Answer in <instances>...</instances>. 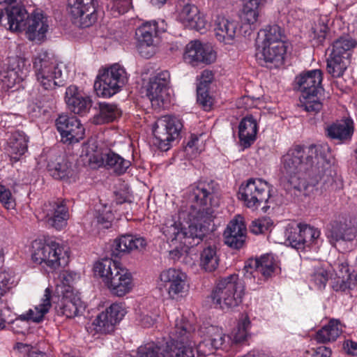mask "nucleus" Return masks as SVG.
Wrapping results in <instances>:
<instances>
[{"mask_svg": "<svg viewBox=\"0 0 357 357\" xmlns=\"http://www.w3.org/2000/svg\"><path fill=\"white\" fill-rule=\"evenodd\" d=\"M56 126L64 143H76L84 137V128L74 116L59 115L56 120Z\"/></svg>", "mask_w": 357, "mask_h": 357, "instance_id": "obj_17", "label": "nucleus"}, {"mask_svg": "<svg viewBox=\"0 0 357 357\" xmlns=\"http://www.w3.org/2000/svg\"><path fill=\"white\" fill-rule=\"evenodd\" d=\"M146 245V241L143 237L129 234L123 235L114 241L111 248L112 255L120 257L134 250H143Z\"/></svg>", "mask_w": 357, "mask_h": 357, "instance_id": "obj_23", "label": "nucleus"}, {"mask_svg": "<svg viewBox=\"0 0 357 357\" xmlns=\"http://www.w3.org/2000/svg\"><path fill=\"white\" fill-rule=\"evenodd\" d=\"M51 297L52 291L50 288H46L40 303L36 305L33 309H29L26 313L20 314L15 321L20 320L34 323L41 322L52 307Z\"/></svg>", "mask_w": 357, "mask_h": 357, "instance_id": "obj_26", "label": "nucleus"}, {"mask_svg": "<svg viewBox=\"0 0 357 357\" xmlns=\"http://www.w3.org/2000/svg\"><path fill=\"white\" fill-rule=\"evenodd\" d=\"M125 309L121 304L113 303L100 313L92 322L93 330L96 333L109 334L114 331L115 326L124 317Z\"/></svg>", "mask_w": 357, "mask_h": 357, "instance_id": "obj_15", "label": "nucleus"}, {"mask_svg": "<svg viewBox=\"0 0 357 357\" xmlns=\"http://www.w3.org/2000/svg\"><path fill=\"white\" fill-rule=\"evenodd\" d=\"M28 138L22 131L16 130L11 133L7 141V151L12 158L18 160L27 150Z\"/></svg>", "mask_w": 357, "mask_h": 357, "instance_id": "obj_35", "label": "nucleus"}, {"mask_svg": "<svg viewBox=\"0 0 357 357\" xmlns=\"http://www.w3.org/2000/svg\"><path fill=\"white\" fill-rule=\"evenodd\" d=\"M121 114V112L116 105L100 102L99 113L93 116L92 121L95 124H103L114 121Z\"/></svg>", "mask_w": 357, "mask_h": 357, "instance_id": "obj_39", "label": "nucleus"}, {"mask_svg": "<svg viewBox=\"0 0 357 357\" xmlns=\"http://www.w3.org/2000/svg\"><path fill=\"white\" fill-rule=\"evenodd\" d=\"M105 82H110V79H115V84L123 86L127 81V73L125 69L118 63L112 65L104 70Z\"/></svg>", "mask_w": 357, "mask_h": 357, "instance_id": "obj_45", "label": "nucleus"}, {"mask_svg": "<svg viewBox=\"0 0 357 357\" xmlns=\"http://www.w3.org/2000/svg\"><path fill=\"white\" fill-rule=\"evenodd\" d=\"M251 328V321L248 316H242L236 327L234 329L231 335V339L235 344H243L247 342L250 336V329Z\"/></svg>", "mask_w": 357, "mask_h": 357, "instance_id": "obj_44", "label": "nucleus"}, {"mask_svg": "<svg viewBox=\"0 0 357 357\" xmlns=\"http://www.w3.org/2000/svg\"><path fill=\"white\" fill-rule=\"evenodd\" d=\"M329 278V273L323 268H317L311 276V280L319 289L326 287Z\"/></svg>", "mask_w": 357, "mask_h": 357, "instance_id": "obj_52", "label": "nucleus"}, {"mask_svg": "<svg viewBox=\"0 0 357 357\" xmlns=\"http://www.w3.org/2000/svg\"><path fill=\"white\" fill-rule=\"evenodd\" d=\"M259 8V6L245 2L241 15V21L244 24H254L257 21Z\"/></svg>", "mask_w": 357, "mask_h": 357, "instance_id": "obj_48", "label": "nucleus"}, {"mask_svg": "<svg viewBox=\"0 0 357 357\" xmlns=\"http://www.w3.org/2000/svg\"><path fill=\"white\" fill-rule=\"evenodd\" d=\"M331 351L329 348L321 346L317 347L312 354L311 357H331Z\"/></svg>", "mask_w": 357, "mask_h": 357, "instance_id": "obj_64", "label": "nucleus"}, {"mask_svg": "<svg viewBox=\"0 0 357 357\" xmlns=\"http://www.w3.org/2000/svg\"><path fill=\"white\" fill-rule=\"evenodd\" d=\"M179 16L185 26L190 29L200 31L205 27L206 22L200 16L199 10L195 5L184 6Z\"/></svg>", "mask_w": 357, "mask_h": 357, "instance_id": "obj_33", "label": "nucleus"}, {"mask_svg": "<svg viewBox=\"0 0 357 357\" xmlns=\"http://www.w3.org/2000/svg\"><path fill=\"white\" fill-rule=\"evenodd\" d=\"M171 339L169 357H195V329L188 321L183 319L176 321L175 327L171 333Z\"/></svg>", "mask_w": 357, "mask_h": 357, "instance_id": "obj_7", "label": "nucleus"}, {"mask_svg": "<svg viewBox=\"0 0 357 357\" xmlns=\"http://www.w3.org/2000/svg\"><path fill=\"white\" fill-rule=\"evenodd\" d=\"M284 38L285 36L282 28L277 24H273L260 31L258 36V43L259 45H268L269 43L270 45H277L273 47L277 50H281L282 45H284Z\"/></svg>", "mask_w": 357, "mask_h": 357, "instance_id": "obj_32", "label": "nucleus"}, {"mask_svg": "<svg viewBox=\"0 0 357 357\" xmlns=\"http://www.w3.org/2000/svg\"><path fill=\"white\" fill-rule=\"evenodd\" d=\"M103 160L108 169L119 175L125 173L131 165L130 160L124 159L112 151L103 153Z\"/></svg>", "mask_w": 357, "mask_h": 357, "instance_id": "obj_42", "label": "nucleus"}, {"mask_svg": "<svg viewBox=\"0 0 357 357\" xmlns=\"http://www.w3.org/2000/svg\"><path fill=\"white\" fill-rule=\"evenodd\" d=\"M213 79V73L211 70H204L200 76L199 82L198 85H202L206 87H209V85Z\"/></svg>", "mask_w": 357, "mask_h": 357, "instance_id": "obj_61", "label": "nucleus"}, {"mask_svg": "<svg viewBox=\"0 0 357 357\" xmlns=\"http://www.w3.org/2000/svg\"><path fill=\"white\" fill-rule=\"evenodd\" d=\"M15 280L13 276L8 272L0 273V294L3 295L6 290L10 289Z\"/></svg>", "mask_w": 357, "mask_h": 357, "instance_id": "obj_56", "label": "nucleus"}, {"mask_svg": "<svg viewBox=\"0 0 357 357\" xmlns=\"http://www.w3.org/2000/svg\"><path fill=\"white\" fill-rule=\"evenodd\" d=\"M199 137L195 135H192L190 137V139L188 142L187 146H185V151L191 153L194 155H197V153L202 151L201 149H199L197 144L199 142Z\"/></svg>", "mask_w": 357, "mask_h": 357, "instance_id": "obj_60", "label": "nucleus"}, {"mask_svg": "<svg viewBox=\"0 0 357 357\" xmlns=\"http://www.w3.org/2000/svg\"><path fill=\"white\" fill-rule=\"evenodd\" d=\"M327 236L331 244H335L339 241H351L356 236V229L349 227L347 224L334 222L331 225Z\"/></svg>", "mask_w": 357, "mask_h": 357, "instance_id": "obj_34", "label": "nucleus"}, {"mask_svg": "<svg viewBox=\"0 0 357 357\" xmlns=\"http://www.w3.org/2000/svg\"><path fill=\"white\" fill-rule=\"evenodd\" d=\"M350 279L347 278L337 277L333 284V288L335 291H344L349 288Z\"/></svg>", "mask_w": 357, "mask_h": 357, "instance_id": "obj_57", "label": "nucleus"}, {"mask_svg": "<svg viewBox=\"0 0 357 357\" xmlns=\"http://www.w3.org/2000/svg\"><path fill=\"white\" fill-rule=\"evenodd\" d=\"M257 133V120L252 115L243 118L238 126V137L241 146L245 149L250 147L255 141Z\"/></svg>", "mask_w": 357, "mask_h": 357, "instance_id": "obj_30", "label": "nucleus"}, {"mask_svg": "<svg viewBox=\"0 0 357 357\" xmlns=\"http://www.w3.org/2000/svg\"><path fill=\"white\" fill-rule=\"evenodd\" d=\"M17 348L19 349H24V351L28 352L26 356L24 357H46L45 353L38 351L37 349L31 347L28 344L18 343Z\"/></svg>", "mask_w": 357, "mask_h": 357, "instance_id": "obj_59", "label": "nucleus"}, {"mask_svg": "<svg viewBox=\"0 0 357 357\" xmlns=\"http://www.w3.org/2000/svg\"><path fill=\"white\" fill-rule=\"evenodd\" d=\"M170 75L163 70L151 77L147 86V96L153 105L161 107L167 99L168 84Z\"/></svg>", "mask_w": 357, "mask_h": 357, "instance_id": "obj_18", "label": "nucleus"}, {"mask_svg": "<svg viewBox=\"0 0 357 357\" xmlns=\"http://www.w3.org/2000/svg\"><path fill=\"white\" fill-rule=\"evenodd\" d=\"M217 184L213 181L199 182L190 186V206H182L178 212L180 220L187 226L173 220L167 221L161 231L168 240H184L190 246L198 245L208 232V227L216 217L219 206Z\"/></svg>", "mask_w": 357, "mask_h": 357, "instance_id": "obj_1", "label": "nucleus"}, {"mask_svg": "<svg viewBox=\"0 0 357 357\" xmlns=\"http://www.w3.org/2000/svg\"><path fill=\"white\" fill-rule=\"evenodd\" d=\"M22 80V75L15 69H8L1 75L0 82L2 91L10 89Z\"/></svg>", "mask_w": 357, "mask_h": 357, "instance_id": "obj_47", "label": "nucleus"}, {"mask_svg": "<svg viewBox=\"0 0 357 357\" xmlns=\"http://www.w3.org/2000/svg\"><path fill=\"white\" fill-rule=\"evenodd\" d=\"M169 344L148 342L137 349L138 357H165L168 355Z\"/></svg>", "mask_w": 357, "mask_h": 357, "instance_id": "obj_43", "label": "nucleus"}, {"mask_svg": "<svg viewBox=\"0 0 357 357\" xmlns=\"http://www.w3.org/2000/svg\"><path fill=\"white\" fill-rule=\"evenodd\" d=\"M208 88L202 85H197V102L205 110H209L213 105L212 98L208 94Z\"/></svg>", "mask_w": 357, "mask_h": 357, "instance_id": "obj_50", "label": "nucleus"}, {"mask_svg": "<svg viewBox=\"0 0 357 357\" xmlns=\"http://www.w3.org/2000/svg\"><path fill=\"white\" fill-rule=\"evenodd\" d=\"M243 294V284L234 274L219 280L208 298L215 308L225 310L238 306Z\"/></svg>", "mask_w": 357, "mask_h": 357, "instance_id": "obj_5", "label": "nucleus"}, {"mask_svg": "<svg viewBox=\"0 0 357 357\" xmlns=\"http://www.w3.org/2000/svg\"><path fill=\"white\" fill-rule=\"evenodd\" d=\"M322 73L313 70L301 73L295 78V89L301 92V107L311 114L318 113L323 107L317 95L322 90Z\"/></svg>", "mask_w": 357, "mask_h": 357, "instance_id": "obj_4", "label": "nucleus"}, {"mask_svg": "<svg viewBox=\"0 0 357 357\" xmlns=\"http://www.w3.org/2000/svg\"><path fill=\"white\" fill-rule=\"evenodd\" d=\"M112 214L109 212L105 214H100L97 216V222L102 225L105 228H109L111 226Z\"/></svg>", "mask_w": 357, "mask_h": 357, "instance_id": "obj_63", "label": "nucleus"}, {"mask_svg": "<svg viewBox=\"0 0 357 357\" xmlns=\"http://www.w3.org/2000/svg\"><path fill=\"white\" fill-rule=\"evenodd\" d=\"M68 11L74 23L89 27L97 20L95 0H68Z\"/></svg>", "mask_w": 357, "mask_h": 357, "instance_id": "obj_12", "label": "nucleus"}, {"mask_svg": "<svg viewBox=\"0 0 357 357\" xmlns=\"http://www.w3.org/2000/svg\"><path fill=\"white\" fill-rule=\"evenodd\" d=\"M345 352L351 356H357V342L353 340H347L343 344Z\"/></svg>", "mask_w": 357, "mask_h": 357, "instance_id": "obj_62", "label": "nucleus"}, {"mask_svg": "<svg viewBox=\"0 0 357 357\" xmlns=\"http://www.w3.org/2000/svg\"><path fill=\"white\" fill-rule=\"evenodd\" d=\"M32 248V259L35 263L44 264L54 270L61 266V260L64 261L63 248L55 241L45 243L40 241H35Z\"/></svg>", "mask_w": 357, "mask_h": 357, "instance_id": "obj_11", "label": "nucleus"}, {"mask_svg": "<svg viewBox=\"0 0 357 357\" xmlns=\"http://www.w3.org/2000/svg\"><path fill=\"white\" fill-rule=\"evenodd\" d=\"M29 13L24 6L20 4L8 6L5 13L1 12L0 22H7L8 29L12 31H22L26 29Z\"/></svg>", "mask_w": 357, "mask_h": 357, "instance_id": "obj_20", "label": "nucleus"}, {"mask_svg": "<svg viewBox=\"0 0 357 357\" xmlns=\"http://www.w3.org/2000/svg\"><path fill=\"white\" fill-rule=\"evenodd\" d=\"M162 285L172 299L178 300L188 291L187 275L180 269L169 268L160 273Z\"/></svg>", "mask_w": 357, "mask_h": 357, "instance_id": "obj_13", "label": "nucleus"}, {"mask_svg": "<svg viewBox=\"0 0 357 357\" xmlns=\"http://www.w3.org/2000/svg\"><path fill=\"white\" fill-rule=\"evenodd\" d=\"M276 45H258L256 57L261 65L273 63L275 66L282 63L286 47L282 45V50H277L273 47Z\"/></svg>", "mask_w": 357, "mask_h": 357, "instance_id": "obj_29", "label": "nucleus"}, {"mask_svg": "<svg viewBox=\"0 0 357 357\" xmlns=\"http://www.w3.org/2000/svg\"><path fill=\"white\" fill-rule=\"evenodd\" d=\"M270 192L271 187L266 181L253 178L242 183L238 190L239 199L246 207L252 210L267 203L271 196Z\"/></svg>", "mask_w": 357, "mask_h": 357, "instance_id": "obj_9", "label": "nucleus"}, {"mask_svg": "<svg viewBox=\"0 0 357 357\" xmlns=\"http://www.w3.org/2000/svg\"><path fill=\"white\" fill-rule=\"evenodd\" d=\"M160 31L156 21L143 23L135 31L137 50L139 54L149 58L155 53V39Z\"/></svg>", "mask_w": 357, "mask_h": 357, "instance_id": "obj_14", "label": "nucleus"}, {"mask_svg": "<svg viewBox=\"0 0 357 357\" xmlns=\"http://www.w3.org/2000/svg\"><path fill=\"white\" fill-rule=\"evenodd\" d=\"M26 29L28 38L31 40H41L48 30L47 19L42 13L35 11L29 15Z\"/></svg>", "mask_w": 357, "mask_h": 357, "instance_id": "obj_28", "label": "nucleus"}, {"mask_svg": "<svg viewBox=\"0 0 357 357\" xmlns=\"http://www.w3.org/2000/svg\"><path fill=\"white\" fill-rule=\"evenodd\" d=\"M183 58L187 63L197 66L199 63H213L216 55L211 47L202 44L199 40H192L186 45Z\"/></svg>", "mask_w": 357, "mask_h": 357, "instance_id": "obj_19", "label": "nucleus"}, {"mask_svg": "<svg viewBox=\"0 0 357 357\" xmlns=\"http://www.w3.org/2000/svg\"><path fill=\"white\" fill-rule=\"evenodd\" d=\"M94 271L102 280L110 292L117 296H123L130 292L133 287L132 276L118 261L105 259L97 262Z\"/></svg>", "mask_w": 357, "mask_h": 357, "instance_id": "obj_3", "label": "nucleus"}, {"mask_svg": "<svg viewBox=\"0 0 357 357\" xmlns=\"http://www.w3.org/2000/svg\"><path fill=\"white\" fill-rule=\"evenodd\" d=\"M342 333V326L337 319H331L315 334L314 340L319 343L334 342Z\"/></svg>", "mask_w": 357, "mask_h": 357, "instance_id": "obj_36", "label": "nucleus"}, {"mask_svg": "<svg viewBox=\"0 0 357 357\" xmlns=\"http://www.w3.org/2000/svg\"><path fill=\"white\" fill-rule=\"evenodd\" d=\"M326 144H296L282 158V171L290 185L299 192H305L314 186L328 166Z\"/></svg>", "mask_w": 357, "mask_h": 357, "instance_id": "obj_2", "label": "nucleus"}, {"mask_svg": "<svg viewBox=\"0 0 357 357\" xmlns=\"http://www.w3.org/2000/svg\"><path fill=\"white\" fill-rule=\"evenodd\" d=\"M33 69L36 81L44 90L51 93L56 87L64 85L61 66L47 52H40L34 58Z\"/></svg>", "mask_w": 357, "mask_h": 357, "instance_id": "obj_6", "label": "nucleus"}, {"mask_svg": "<svg viewBox=\"0 0 357 357\" xmlns=\"http://www.w3.org/2000/svg\"><path fill=\"white\" fill-rule=\"evenodd\" d=\"M0 202L7 209L14 208L15 199L10 190L3 185H0Z\"/></svg>", "mask_w": 357, "mask_h": 357, "instance_id": "obj_53", "label": "nucleus"}, {"mask_svg": "<svg viewBox=\"0 0 357 357\" xmlns=\"http://www.w3.org/2000/svg\"><path fill=\"white\" fill-rule=\"evenodd\" d=\"M61 306L58 314L64 315L67 318H73L83 313L85 305L80 297L73 291H68L67 294H62Z\"/></svg>", "mask_w": 357, "mask_h": 357, "instance_id": "obj_27", "label": "nucleus"}, {"mask_svg": "<svg viewBox=\"0 0 357 357\" xmlns=\"http://www.w3.org/2000/svg\"><path fill=\"white\" fill-rule=\"evenodd\" d=\"M158 315L155 313H150L149 312H142L138 316V321L144 328H149L152 326L156 319Z\"/></svg>", "mask_w": 357, "mask_h": 357, "instance_id": "obj_55", "label": "nucleus"}, {"mask_svg": "<svg viewBox=\"0 0 357 357\" xmlns=\"http://www.w3.org/2000/svg\"><path fill=\"white\" fill-rule=\"evenodd\" d=\"M236 29L237 24L235 22L222 18L215 28V37L220 42L231 43L236 36Z\"/></svg>", "mask_w": 357, "mask_h": 357, "instance_id": "obj_40", "label": "nucleus"}, {"mask_svg": "<svg viewBox=\"0 0 357 357\" xmlns=\"http://www.w3.org/2000/svg\"><path fill=\"white\" fill-rule=\"evenodd\" d=\"M244 269L247 277L255 278L259 273L267 279L272 275L275 269L274 258L271 255L266 254L260 258L250 259L245 262Z\"/></svg>", "mask_w": 357, "mask_h": 357, "instance_id": "obj_22", "label": "nucleus"}, {"mask_svg": "<svg viewBox=\"0 0 357 357\" xmlns=\"http://www.w3.org/2000/svg\"><path fill=\"white\" fill-rule=\"evenodd\" d=\"M246 227L243 218L238 215L231 220L224 231L225 243L234 249H240L245 243Z\"/></svg>", "mask_w": 357, "mask_h": 357, "instance_id": "obj_21", "label": "nucleus"}, {"mask_svg": "<svg viewBox=\"0 0 357 357\" xmlns=\"http://www.w3.org/2000/svg\"><path fill=\"white\" fill-rule=\"evenodd\" d=\"M336 276L340 278H347L351 279V273L349 268V264L347 261H339L336 269Z\"/></svg>", "mask_w": 357, "mask_h": 357, "instance_id": "obj_58", "label": "nucleus"}, {"mask_svg": "<svg viewBox=\"0 0 357 357\" xmlns=\"http://www.w3.org/2000/svg\"><path fill=\"white\" fill-rule=\"evenodd\" d=\"M326 135L339 142L349 140L354 132L353 121L351 119H345L337 121L328 126L326 129Z\"/></svg>", "mask_w": 357, "mask_h": 357, "instance_id": "obj_31", "label": "nucleus"}, {"mask_svg": "<svg viewBox=\"0 0 357 357\" xmlns=\"http://www.w3.org/2000/svg\"><path fill=\"white\" fill-rule=\"evenodd\" d=\"M50 174L55 179L64 180L73 176L72 164L64 157H59L56 161H50L47 165Z\"/></svg>", "mask_w": 357, "mask_h": 357, "instance_id": "obj_37", "label": "nucleus"}, {"mask_svg": "<svg viewBox=\"0 0 357 357\" xmlns=\"http://www.w3.org/2000/svg\"><path fill=\"white\" fill-rule=\"evenodd\" d=\"M220 262L218 250L215 245H208L200 253L199 266L206 272L215 271Z\"/></svg>", "mask_w": 357, "mask_h": 357, "instance_id": "obj_38", "label": "nucleus"}, {"mask_svg": "<svg viewBox=\"0 0 357 357\" xmlns=\"http://www.w3.org/2000/svg\"><path fill=\"white\" fill-rule=\"evenodd\" d=\"M42 209L49 226L61 230L67 225L69 212L64 200L57 199L50 201L44 204Z\"/></svg>", "mask_w": 357, "mask_h": 357, "instance_id": "obj_16", "label": "nucleus"}, {"mask_svg": "<svg viewBox=\"0 0 357 357\" xmlns=\"http://www.w3.org/2000/svg\"><path fill=\"white\" fill-rule=\"evenodd\" d=\"M181 120L175 116L160 118L153 128L154 144L163 151L169 149L170 142L176 139L183 128Z\"/></svg>", "mask_w": 357, "mask_h": 357, "instance_id": "obj_10", "label": "nucleus"}, {"mask_svg": "<svg viewBox=\"0 0 357 357\" xmlns=\"http://www.w3.org/2000/svg\"><path fill=\"white\" fill-rule=\"evenodd\" d=\"M196 337L199 336L202 340L199 342V345L204 344L209 349H218L221 348L225 342L227 337L222 328L216 326L207 325L202 326L199 329Z\"/></svg>", "mask_w": 357, "mask_h": 357, "instance_id": "obj_25", "label": "nucleus"}, {"mask_svg": "<svg viewBox=\"0 0 357 357\" xmlns=\"http://www.w3.org/2000/svg\"><path fill=\"white\" fill-rule=\"evenodd\" d=\"M65 101L70 111L82 116L89 112L91 107L90 98L84 96L73 85L66 89Z\"/></svg>", "mask_w": 357, "mask_h": 357, "instance_id": "obj_24", "label": "nucleus"}, {"mask_svg": "<svg viewBox=\"0 0 357 357\" xmlns=\"http://www.w3.org/2000/svg\"><path fill=\"white\" fill-rule=\"evenodd\" d=\"M302 238V233L300 232V228L298 227L294 229V232L291 231L287 236V240L289 241L291 246L297 250L304 249L306 247Z\"/></svg>", "mask_w": 357, "mask_h": 357, "instance_id": "obj_54", "label": "nucleus"}, {"mask_svg": "<svg viewBox=\"0 0 357 357\" xmlns=\"http://www.w3.org/2000/svg\"><path fill=\"white\" fill-rule=\"evenodd\" d=\"M77 278V275L75 273L67 270L61 271L57 278V288H63L61 291L62 294H67L68 291H73L72 286Z\"/></svg>", "mask_w": 357, "mask_h": 357, "instance_id": "obj_46", "label": "nucleus"}, {"mask_svg": "<svg viewBox=\"0 0 357 357\" xmlns=\"http://www.w3.org/2000/svg\"><path fill=\"white\" fill-rule=\"evenodd\" d=\"M272 222L269 218H259L252 222L250 230L255 234L264 233L271 227Z\"/></svg>", "mask_w": 357, "mask_h": 357, "instance_id": "obj_51", "label": "nucleus"}, {"mask_svg": "<svg viewBox=\"0 0 357 357\" xmlns=\"http://www.w3.org/2000/svg\"><path fill=\"white\" fill-rule=\"evenodd\" d=\"M356 45L349 36H342L333 43L332 52L327 59V71L333 77L342 76L347 68L351 56L350 50Z\"/></svg>", "mask_w": 357, "mask_h": 357, "instance_id": "obj_8", "label": "nucleus"}, {"mask_svg": "<svg viewBox=\"0 0 357 357\" xmlns=\"http://www.w3.org/2000/svg\"><path fill=\"white\" fill-rule=\"evenodd\" d=\"M105 73L98 75L96 80L94 82V90L99 97L109 98L119 91L120 89L123 86L121 84H115L114 79H110V82L105 80Z\"/></svg>", "mask_w": 357, "mask_h": 357, "instance_id": "obj_41", "label": "nucleus"}, {"mask_svg": "<svg viewBox=\"0 0 357 357\" xmlns=\"http://www.w3.org/2000/svg\"><path fill=\"white\" fill-rule=\"evenodd\" d=\"M297 227L300 228L303 238L306 247H310L319 237L320 231L310 225L299 223Z\"/></svg>", "mask_w": 357, "mask_h": 357, "instance_id": "obj_49", "label": "nucleus"}]
</instances>
